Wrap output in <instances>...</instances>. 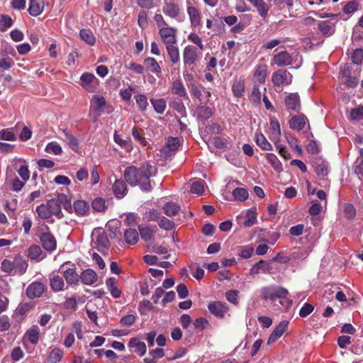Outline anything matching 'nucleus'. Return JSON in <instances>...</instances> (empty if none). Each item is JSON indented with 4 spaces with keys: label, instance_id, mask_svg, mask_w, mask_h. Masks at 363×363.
<instances>
[{
    "label": "nucleus",
    "instance_id": "obj_34",
    "mask_svg": "<svg viewBox=\"0 0 363 363\" xmlns=\"http://www.w3.org/2000/svg\"><path fill=\"white\" fill-rule=\"evenodd\" d=\"M124 238L127 244L135 245L139 240L138 233L135 229L128 228L124 232Z\"/></svg>",
    "mask_w": 363,
    "mask_h": 363
},
{
    "label": "nucleus",
    "instance_id": "obj_35",
    "mask_svg": "<svg viewBox=\"0 0 363 363\" xmlns=\"http://www.w3.org/2000/svg\"><path fill=\"white\" fill-rule=\"evenodd\" d=\"M79 36L89 45H94L96 43V38L90 29L80 30Z\"/></svg>",
    "mask_w": 363,
    "mask_h": 363
},
{
    "label": "nucleus",
    "instance_id": "obj_57",
    "mask_svg": "<svg viewBox=\"0 0 363 363\" xmlns=\"http://www.w3.org/2000/svg\"><path fill=\"white\" fill-rule=\"evenodd\" d=\"M158 225L160 228L164 229L165 230H171L174 227V223L173 220H171L166 217L161 216L160 220H158Z\"/></svg>",
    "mask_w": 363,
    "mask_h": 363
},
{
    "label": "nucleus",
    "instance_id": "obj_19",
    "mask_svg": "<svg viewBox=\"0 0 363 363\" xmlns=\"http://www.w3.org/2000/svg\"><path fill=\"white\" fill-rule=\"evenodd\" d=\"M289 325V321L283 320L274 329L273 332L269 337L268 344L276 342L286 330Z\"/></svg>",
    "mask_w": 363,
    "mask_h": 363
},
{
    "label": "nucleus",
    "instance_id": "obj_29",
    "mask_svg": "<svg viewBox=\"0 0 363 363\" xmlns=\"http://www.w3.org/2000/svg\"><path fill=\"white\" fill-rule=\"evenodd\" d=\"M73 207L78 216H85L89 211V204L84 200H77L74 202Z\"/></svg>",
    "mask_w": 363,
    "mask_h": 363
},
{
    "label": "nucleus",
    "instance_id": "obj_13",
    "mask_svg": "<svg viewBox=\"0 0 363 363\" xmlns=\"http://www.w3.org/2000/svg\"><path fill=\"white\" fill-rule=\"evenodd\" d=\"M127 182L123 179H116L112 185V190L115 196L118 199H123L128 192Z\"/></svg>",
    "mask_w": 363,
    "mask_h": 363
},
{
    "label": "nucleus",
    "instance_id": "obj_7",
    "mask_svg": "<svg viewBox=\"0 0 363 363\" xmlns=\"http://www.w3.org/2000/svg\"><path fill=\"white\" fill-rule=\"evenodd\" d=\"M81 85L89 92H94L99 86L98 79L91 73L84 72L80 77Z\"/></svg>",
    "mask_w": 363,
    "mask_h": 363
},
{
    "label": "nucleus",
    "instance_id": "obj_14",
    "mask_svg": "<svg viewBox=\"0 0 363 363\" xmlns=\"http://www.w3.org/2000/svg\"><path fill=\"white\" fill-rule=\"evenodd\" d=\"M274 63L277 67H286L293 63L292 55L287 51H281L273 57Z\"/></svg>",
    "mask_w": 363,
    "mask_h": 363
},
{
    "label": "nucleus",
    "instance_id": "obj_62",
    "mask_svg": "<svg viewBox=\"0 0 363 363\" xmlns=\"http://www.w3.org/2000/svg\"><path fill=\"white\" fill-rule=\"evenodd\" d=\"M13 25L12 18L7 15H1L0 18V30L4 31L6 28L11 27Z\"/></svg>",
    "mask_w": 363,
    "mask_h": 363
},
{
    "label": "nucleus",
    "instance_id": "obj_24",
    "mask_svg": "<svg viewBox=\"0 0 363 363\" xmlns=\"http://www.w3.org/2000/svg\"><path fill=\"white\" fill-rule=\"evenodd\" d=\"M63 277L67 283L70 285H77L80 279V275L77 274L75 268L66 269L63 272Z\"/></svg>",
    "mask_w": 363,
    "mask_h": 363
},
{
    "label": "nucleus",
    "instance_id": "obj_32",
    "mask_svg": "<svg viewBox=\"0 0 363 363\" xmlns=\"http://www.w3.org/2000/svg\"><path fill=\"white\" fill-rule=\"evenodd\" d=\"M255 142L262 150H272V145L261 132H256Z\"/></svg>",
    "mask_w": 363,
    "mask_h": 363
},
{
    "label": "nucleus",
    "instance_id": "obj_23",
    "mask_svg": "<svg viewBox=\"0 0 363 363\" xmlns=\"http://www.w3.org/2000/svg\"><path fill=\"white\" fill-rule=\"evenodd\" d=\"M26 337L32 345H36L40 339V329L38 325H32L25 333Z\"/></svg>",
    "mask_w": 363,
    "mask_h": 363
},
{
    "label": "nucleus",
    "instance_id": "obj_41",
    "mask_svg": "<svg viewBox=\"0 0 363 363\" xmlns=\"http://www.w3.org/2000/svg\"><path fill=\"white\" fill-rule=\"evenodd\" d=\"M266 158L268 162L272 166L277 172H280L282 171V164L274 154L267 153Z\"/></svg>",
    "mask_w": 363,
    "mask_h": 363
},
{
    "label": "nucleus",
    "instance_id": "obj_37",
    "mask_svg": "<svg viewBox=\"0 0 363 363\" xmlns=\"http://www.w3.org/2000/svg\"><path fill=\"white\" fill-rule=\"evenodd\" d=\"M43 251L39 245H31L28 249V257L32 260L39 262L42 259H40Z\"/></svg>",
    "mask_w": 363,
    "mask_h": 363
},
{
    "label": "nucleus",
    "instance_id": "obj_17",
    "mask_svg": "<svg viewBox=\"0 0 363 363\" xmlns=\"http://www.w3.org/2000/svg\"><path fill=\"white\" fill-rule=\"evenodd\" d=\"M128 347L132 352L138 354L139 356H143L147 351L146 345L141 342L138 337H133L129 340Z\"/></svg>",
    "mask_w": 363,
    "mask_h": 363
},
{
    "label": "nucleus",
    "instance_id": "obj_33",
    "mask_svg": "<svg viewBox=\"0 0 363 363\" xmlns=\"http://www.w3.org/2000/svg\"><path fill=\"white\" fill-rule=\"evenodd\" d=\"M167 55L173 64L179 62L180 60L179 50L178 47L174 44H169L166 45Z\"/></svg>",
    "mask_w": 363,
    "mask_h": 363
},
{
    "label": "nucleus",
    "instance_id": "obj_54",
    "mask_svg": "<svg viewBox=\"0 0 363 363\" xmlns=\"http://www.w3.org/2000/svg\"><path fill=\"white\" fill-rule=\"evenodd\" d=\"M262 298L265 300L274 301L276 299L275 286L264 287L262 290Z\"/></svg>",
    "mask_w": 363,
    "mask_h": 363
},
{
    "label": "nucleus",
    "instance_id": "obj_1",
    "mask_svg": "<svg viewBox=\"0 0 363 363\" xmlns=\"http://www.w3.org/2000/svg\"><path fill=\"white\" fill-rule=\"evenodd\" d=\"M153 170L154 167L148 163L139 167L131 165L125 169L123 177L130 186H138L142 191L150 192L152 190L150 177L154 174Z\"/></svg>",
    "mask_w": 363,
    "mask_h": 363
},
{
    "label": "nucleus",
    "instance_id": "obj_45",
    "mask_svg": "<svg viewBox=\"0 0 363 363\" xmlns=\"http://www.w3.org/2000/svg\"><path fill=\"white\" fill-rule=\"evenodd\" d=\"M318 29L323 35L333 34V23L330 21H323L318 23Z\"/></svg>",
    "mask_w": 363,
    "mask_h": 363
},
{
    "label": "nucleus",
    "instance_id": "obj_64",
    "mask_svg": "<svg viewBox=\"0 0 363 363\" xmlns=\"http://www.w3.org/2000/svg\"><path fill=\"white\" fill-rule=\"evenodd\" d=\"M351 59L354 64L361 65L363 62V49L357 48L354 50Z\"/></svg>",
    "mask_w": 363,
    "mask_h": 363
},
{
    "label": "nucleus",
    "instance_id": "obj_38",
    "mask_svg": "<svg viewBox=\"0 0 363 363\" xmlns=\"http://www.w3.org/2000/svg\"><path fill=\"white\" fill-rule=\"evenodd\" d=\"M144 64L150 69V71L157 75H159L162 72L160 66L159 65L157 60L153 57H147L144 60Z\"/></svg>",
    "mask_w": 363,
    "mask_h": 363
},
{
    "label": "nucleus",
    "instance_id": "obj_9",
    "mask_svg": "<svg viewBox=\"0 0 363 363\" xmlns=\"http://www.w3.org/2000/svg\"><path fill=\"white\" fill-rule=\"evenodd\" d=\"M197 48L193 45H187L183 52V61L185 67L194 65L199 59Z\"/></svg>",
    "mask_w": 363,
    "mask_h": 363
},
{
    "label": "nucleus",
    "instance_id": "obj_52",
    "mask_svg": "<svg viewBox=\"0 0 363 363\" xmlns=\"http://www.w3.org/2000/svg\"><path fill=\"white\" fill-rule=\"evenodd\" d=\"M204 183V181L202 180L193 182L191 185L190 191L199 196L202 195L205 189Z\"/></svg>",
    "mask_w": 363,
    "mask_h": 363
},
{
    "label": "nucleus",
    "instance_id": "obj_27",
    "mask_svg": "<svg viewBox=\"0 0 363 363\" xmlns=\"http://www.w3.org/2000/svg\"><path fill=\"white\" fill-rule=\"evenodd\" d=\"M50 286L54 292H60L65 290V283L64 277L60 275H54L50 279Z\"/></svg>",
    "mask_w": 363,
    "mask_h": 363
},
{
    "label": "nucleus",
    "instance_id": "obj_46",
    "mask_svg": "<svg viewBox=\"0 0 363 363\" xmlns=\"http://www.w3.org/2000/svg\"><path fill=\"white\" fill-rule=\"evenodd\" d=\"M267 73L266 65H259L257 67L254 76L259 83L264 84L266 81Z\"/></svg>",
    "mask_w": 363,
    "mask_h": 363
},
{
    "label": "nucleus",
    "instance_id": "obj_56",
    "mask_svg": "<svg viewBox=\"0 0 363 363\" xmlns=\"http://www.w3.org/2000/svg\"><path fill=\"white\" fill-rule=\"evenodd\" d=\"M36 213L42 219H48L52 217L47 204L42 203L36 208Z\"/></svg>",
    "mask_w": 363,
    "mask_h": 363
},
{
    "label": "nucleus",
    "instance_id": "obj_60",
    "mask_svg": "<svg viewBox=\"0 0 363 363\" xmlns=\"http://www.w3.org/2000/svg\"><path fill=\"white\" fill-rule=\"evenodd\" d=\"M0 140L15 141L16 140V136L10 129H2L0 130Z\"/></svg>",
    "mask_w": 363,
    "mask_h": 363
},
{
    "label": "nucleus",
    "instance_id": "obj_25",
    "mask_svg": "<svg viewBox=\"0 0 363 363\" xmlns=\"http://www.w3.org/2000/svg\"><path fill=\"white\" fill-rule=\"evenodd\" d=\"M43 0H30V5L28 11L30 16H38L43 12Z\"/></svg>",
    "mask_w": 363,
    "mask_h": 363
},
{
    "label": "nucleus",
    "instance_id": "obj_11",
    "mask_svg": "<svg viewBox=\"0 0 363 363\" xmlns=\"http://www.w3.org/2000/svg\"><path fill=\"white\" fill-rule=\"evenodd\" d=\"M208 308L211 313L218 318H223L228 311L227 304L218 301L209 303Z\"/></svg>",
    "mask_w": 363,
    "mask_h": 363
},
{
    "label": "nucleus",
    "instance_id": "obj_55",
    "mask_svg": "<svg viewBox=\"0 0 363 363\" xmlns=\"http://www.w3.org/2000/svg\"><path fill=\"white\" fill-rule=\"evenodd\" d=\"M138 230L141 238L145 241L150 240L153 237L154 231L149 227L138 225Z\"/></svg>",
    "mask_w": 363,
    "mask_h": 363
},
{
    "label": "nucleus",
    "instance_id": "obj_59",
    "mask_svg": "<svg viewBox=\"0 0 363 363\" xmlns=\"http://www.w3.org/2000/svg\"><path fill=\"white\" fill-rule=\"evenodd\" d=\"M354 172L358 175H363V148L359 151V156L355 162Z\"/></svg>",
    "mask_w": 363,
    "mask_h": 363
},
{
    "label": "nucleus",
    "instance_id": "obj_4",
    "mask_svg": "<svg viewBox=\"0 0 363 363\" xmlns=\"http://www.w3.org/2000/svg\"><path fill=\"white\" fill-rule=\"evenodd\" d=\"M47 290V286L42 282L33 281L26 289V295L29 299L40 298Z\"/></svg>",
    "mask_w": 363,
    "mask_h": 363
},
{
    "label": "nucleus",
    "instance_id": "obj_5",
    "mask_svg": "<svg viewBox=\"0 0 363 363\" xmlns=\"http://www.w3.org/2000/svg\"><path fill=\"white\" fill-rule=\"evenodd\" d=\"M159 35L162 42L167 45L169 44H176L177 39V30L169 25L162 27L159 29Z\"/></svg>",
    "mask_w": 363,
    "mask_h": 363
},
{
    "label": "nucleus",
    "instance_id": "obj_8",
    "mask_svg": "<svg viewBox=\"0 0 363 363\" xmlns=\"http://www.w3.org/2000/svg\"><path fill=\"white\" fill-rule=\"evenodd\" d=\"M181 146V141L178 138L170 137L168 138L166 145L162 147L160 152L164 157H171Z\"/></svg>",
    "mask_w": 363,
    "mask_h": 363
},
{
    "label": "nucleus",
    "instance_id": "obj_16",
    "mask_svg": "<svg viewBox=\"0 0 363 363\" xmlns=\"http://www.w3.org/2000/svg\"><path fill=\"white\" fill-rule=\"evenodd\" d=\"M288 76H289L290 78L292 77L291 74L286 69H278L273 73L272 77V82L276 86H280L284 85L285 83L289 84L290 82H287Z\"/></svg>",
    "mask_w": 363,
    "mask_h": 363
},
{
    "label": "nucleus",
    "instance_id": "obj_58",
    "mask_svg": "<svg viewBox=\"0 0 363 363\" xmlns=\"http://www.w3.org/2000/svg\"><path fill=\"white\" fill-rule=\"evenodd\" d=\"M45 152L48 153H53L55 155H59L62 154V149L56 142H50L47 145Z\"/></svg>",
    "mask_w": 363,
    "mask_h": 363
},
{
    "label": "nucleus",
    "instance_id": "obj_21",
    "mask_svg": "<svg viewBox=\"0 0 363 363\" xmlns=\"http://www.w3.org/2000/svg\"><path fill=\"white\" fill-rule=\"evenodd\" d=\"M80 280L85 285H93L98 281V275L92 269H86L80 274Z\"/></svg>",
    "mask_w": 363,
    "mask_h": 363
},
{
    "label": "nucleus",
    "instance_id": "obj_61",
    "mask_svg": "<svg viewBox=\"0 0 363 363\" xmlns=\"http://www.w3.org/2000/svg\"><path fill=\"white\" fill-rule=\"evenodd\" d=\"M136 104L140 111H145L148 105L147 99L144 94H137L135 96Z\"/></svg>",
    "mask_w": 363,
    "mask_h": 363
},
{
    "label": "nucleus",
    "instance_id": "obj_36",
    "mask_svg": "<svg viewBox=\"0 0 363 363\" xmlns=\"http://www.w3.org/2000/svg\"><path fill=\"white\" fill-rule=\"evenodd\" d=\"M164 213L169 217L177 215L180 211V206L174 202H167L162 207Z\"/></svg>",
    "mask_w": 363,
    "mask_h": 363
},
{
    "label": "nucleus",
    "instance_id": "obj_49",
    "mask_svg": "<svg viewBox=\"0 0 363 363\" xmlns=\"http://www.w3.org/2000/svg\"><path fill=\"white\" fill-rule=\"evenodd\" d=\"M106 104V100L104 96L95 95L91 102V106L94 111L101 110Z\"/></svg>",
    "mask_w": 363,
    "mask_h": 363
},
{
    "label": "nucleus",
    "instance_id": "obj_20",
    "mask_svg": "<svg viewBox=\"0 0 363 363\" xmlns=\"http://www.w3.org/2000/svg\"><path fill=\"white\" fill-rule=\"evenodd\" d=\"M64 135L62 140L65 142L69 148L73 151L77 152L79 150V141L74 135L67 128L60 130Z\"/></svg>",
    "mask_w": 363,
    "mask_h": 363
},
{
    "label": "nucleus",
    "instance_id": "obj_47",
    "mask_svg": "<svg viewBox=\"0 0 363 363\" xmlns=\"http://www.w3.org/2000/svg\"><path fill=\"white\" fill-rule=\"evenodd\" d=\"M16 272L20 276L23 275L28 267V263L22 259H16L14 261Z\"/></svg>",
    "mask_w": 363,
    "mask_h": 363
},
{
    "label": "nucleus",
    "instance_id": "obj_12",
    "mask_svg": "<svg viewBox=\"0 0 363 363\" xmlns=\"http://www.w3.org/2000/svg\"><path fill=\"white\" fill-rule=\"evenodd\" d=\"M93 239L97 245V249L101 251L102 249H108L110 246L109 239L105 231L97 230L92 233Z\"/></svg>",
    "mask_w": 363,
    "mask_h": 363
},
{
    "label": "nucleus",
    "instance_id": "obj_2",
    "mask_svg": "<svg viewBox=\"0 0 363 363\" xmlns=\"http://www.w3.org/2000/svg\"><path fill=\"white\" fill-rule=\"evenodd\" d=\"M47 231L43 232V228L38 229L36 235L38 236L40 242L44 250L52 252L57 248V240L54 235L49 230L48 225H45Z\"/></svg>",
    "mask_w": 363,
    "mask_h": 363
},
{
    "label": "nucleus",
    "instance_id": "obj_22",
    "mask_svg": "<svg viewBox=\"0 0 363 363\" xmlns=\"http://www.w3.org/2000/svg\"><path fill=\"white\" fill-rule=\"evenodd\" d=\"M269 139L280 140L281 138V128L280 124L276 117H272L270 118V127H269Z\"/></svg>",
    "mask_w": 363,
    "mask_h": 363
},
{
    "label": "nucleus",
    "instance_id": "obj_10",
    "mask_svg": "<svg viewBox=\"0 0 363 363\" xmlns=\"http://www.w3.org/2000/svg\"><path fill=\"white\" fill-rule=\"evenodd\" d=\"M288 111L299 112L301 108L300 97L297 93L289 94L284 100Z\"/></svg>",
    "mask_w": 363,
    "mask_h": 363
},
{
    "label": "nucleus",
    "instance_id": "obj_30",
    "mask_svg": "<svg viewBox=\"0 0 363 363\" xmlns=\"http://www.w3.org/2000/svg\"><path fill=\"white\" fill-rule=\"evenodd\" d=\"M187 13L189 16L191 25L193 27H198L201 24V15L199 10L194 6L187 8Z\"/></svg>",
    "mask_w": 363,
    "mask_h": 363
},
{
    "label": "nucleus",
    "instance_id": "obj_28",
    "mask_svg": "<svg viewBox=\"0 0 363 363\" xmlns=\"http://www.w3.org/2000/svg\"><path fill=\"white\" fill-rule=\"evenodd\" d=\"M170 90L173 94L180 97H186L187 96L184 85L180 79H177L172 82Z\"/></svg>",
    "mask_w": 363,
    "mask_h": 363
},
{
    "label": "nucleus",
    "instance_id": "obj_3",
    "mask_svg": "<svg viewBox=\"0 0 363 363\" xmlns=\"http://www.w3.org/2000/svg\"><path fill=\"white\" fill-rule=\"evenodd\" d=\"M66 195L59 194L57 198L50 199L46 204L51 216H55L57 218H62L64 215L61 210V203L66 200Z\"/></svg>",
    "mask_w": 363,
    "mask_h": 363
},
{
    "label": "nucleus",
    "instance_id": "obj_51",
    "mask_svg": "<svg viewBox=\"0 0 363 363\" xmlns=\"http://www.w3.org/2000/svg\"><path fill=\"white\" fill-rule=\"evenodd\" d=\"M253 252V247L250 245H248L240 247L238 255L242 258L248 259L252 256Z\"/></svg>",
    "mask_w": 363,
    "mask_h": 363
},
{
    "label": "nucleus",
    "instance_id": "obj_26",
    "mask_svg": "<svg viewBox=\"0 0 363 363\" xmlns=\"http://www.w3.org/2000/svg\"><path fill=\"white\" fill-rule=\"evenodd\" d=\"M254 7L256 8L258 13L265 18L268 15L269 5L264 0H247Z\"/></svg>",
    "mask_w": 363,
    "mask_h": 363
},
{
    "label": "nucleus",
    "instance_id": "obj_44",
    "mask_svg": "<svg viewBox=\"0 0 363 363\" xmlns=\"http://www.w3.org/2000/svg\"><path fill=\"white\" fill-rule=\"evenodd\" d=\"M91 206L95 211L104 212L107 208L106 201L101 197H97L92 201Z\"/></svg>",
    "mask_w": 363,
    "mask_h": 363
},
{
    "label": "nucleus",
    "instance_id": "obj_31",
    "mask_svg": "<svg viewBox=\"0 0 363 363\" xmlns=\"http://www.w3.org/2000/svg\"><path fill=\"white\" fill-rule=\"evenodd\" d=\"M106 284L108 290L110 291L111 295L118 298L121 295V291L117 287V280L115 277H110L106 279Z\"/></svg>",
    "mask_w": 363,
    "mask_h": 363
},
{
    "label": "nucleus",
    "instance_id": "obj_53",
    "mask_svg": "<svg viewBox=\"0 0 363 363\" xmlns=\"http://www.w3.org/2000/svg\"><path fill=\"white\" fill-rule=\"evenodd\" d=\"M169 106L182 116H186V108L182 101H172L169 103Z\"/></svg>",
    "mask_w": 363,
    "mask_h": 363
},
{
    "label": "nucleus",
    "instance_id": "obj_40",
    "mask_svg": "<svg viewBox=\"0 0 363 363\" xmlns=\"http://www.w3.org/2000/svg\"><path fill=\"white\" fill-rule=\"evenodd\" d=\"M232 91L235 97H241L245 92L244 79H240L239 81L234 82L232 86Z\"/></svg>",
    "mask_w": 363,
    "mask_h": 363
},
{
    "label": "nucleus",
    "instance_id": "obj_18",
    "mask_svg": "<svg viewBox=\"0 0 363 363\" xmlns=\"http://www.w3.org/2000/svg\"><path fill=\"white\" fill-rule=\"evenodd\" d=\"M306 121H308V118L303 114L294 116L289 121V128L294 130L300 131L303 129Z\"/></svg>",
    "mask_w": 363,
    "mask_h": 363
},
{
    "label": "nucleus",
    "instance_id": "obj_42",
    "mask_svg": "<svg viewBox=\"0 0 363 363\" xmlns=\"http://www.w3.org/2000/svg\"><path fill=\"white\" fill-rule=\"evenodd\" d=\"M150 102L157 113L162 114L164 112L167 107L166 101L164 99H151Z\"/></svg>",
    "mask_w": 363,
    "mask_h": 363
},
{
    "label": "nucleus",
    "instance_id": "obj_48",
    "mask_svg": "<svg viewBox=\"0 0 363 363\" xmlns=\"http://www.w3.org/2000/svg\"><path fill=\"white\" fill-rule=\"evenodd\" d=\"M198 117L201 120H208L212 116L211 108L206 106H201L197 108Z\"/></svg>",
    "mask_w": 363,
    "mask_h": 363
},
{
    "label": "nucleus",
    "instance_id": "obj_63",
    "mask_svg": "<svg viewBox=\"0 0 363 363\" xmlns=\"http://www.w3.org/2000/svg\"><path fill=\"white\" fill-rule=\"evenodd\" d=\"M138 23L140 28L145 29L148 25L147 13L145 11L142 10L138 13Z\"/></svg>",
    "mask_w": 363,
    "mask_h": 363
},
{
    "label": "nucleus",
    "instance_id": "obj_6",
    "mask_svg": "<svg viewBox=\"0 0 363 363\" xmlns=\"http://www.w3.org/2000/svg\"><path fill=\"white\" fill-rule=\"evenodd\" d=\"M256 221V210H253L252 208L248 209L245 215L240 214L236 218V222L240 227H251L255 223Z\"/></svg>",
    "mask_w": 363,
    "mask_h": 363
},
{
    "label": "nucleus",
    "instance_id": "obj_50",
    "mask_svg": "<svg viewBox=\"0 0 363 363\" xmlns=\"http://www.w3.org/2000/svg\"><path fill=\"white\" fill-rule=\"evenodd\" d=\"M248 191L246 189L238 187L233 191V196L237 201H244L248 198Z\"/></svg>",
    "mask_w": 363,
    "mask_h": 363
},
{
    "label": "nucleus",
    "instance_id": "obj_39",
    "mask_svg": "<svg viewBox=\"0 0 363 363\" xmlns=\"http://www.w3.org/2000/svg\"><path fill=\"white\" fill-rule=\"evenodd\" d=\"M63 357V351L58 347H55L51 350L48 357L47 363H57Z\"/></svg>",
    "mask_w": 363,
    "mask_h": 363
},
{
    "label": "nucleus",
    "instance_id": "obj_43",
    "mask_svg": "<svg viewBox=\"0 0 363 363\" xmlns=\"http://www.w3.org/2000/svg\"><path fill=\"white\" fill-rule=\"evenodd\" d=\"M269 269V262L264 260H260L258 262L255 263L252 267L250 270V274L252 276H255L259 273L260 270H263L264 272L268 270Z\"/></svg>",
    "mask_w": 363,
    "mask_h": 363
},
{
    "label": "nucleus",
    "instance_id": "obj_15",
    "mask_svg": "<svg viewBox=\"0 0 363 363\" xmlns=\"http://www.w3.org/2000/svg\"><path fill=\"white\" fill-rule=\"evenodd\" d=\"M164 14L171 18H177L179 16L181 9L179 6L172 1H164L162 6Z\"/></svg>",
    "mask_w": 363,
    "mask_h": 363
}]
</instances>
